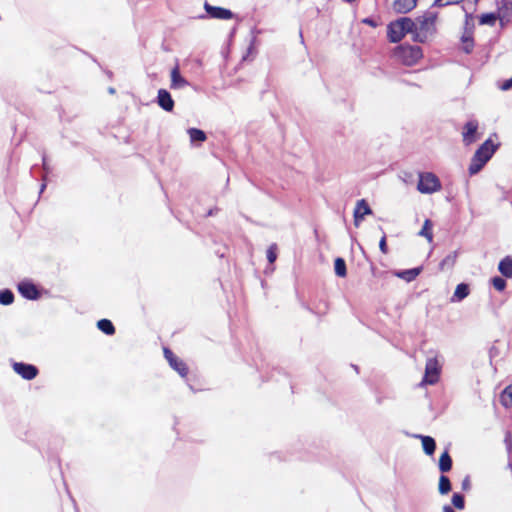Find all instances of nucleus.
I'll use <instances>...</instances> for the list:
<instances>
[{
  "label": "nucleus",
  "instance_id": "1",
  "mask_svg": "<svg viewBox=\"0 0 512 512\" xmlns=\"http://www.w3.org/2000/svg\"><path fill=\"white\" fill-rule=\"evenodd\" d=\"M437 14L432 11L425 12L414 21V37L416 42H425L435 32Z\"/></svg>",
  "mask_w": 512,
  "mask_h": 512
},
{
  "label": "nucleus",
  "instance_id": "2",
  "mask_svg": "<svg viewBox=\"0 0 512 512\" xmlns=\"http://www.w3.org/2000/svg\"><path fill=\"white\" fill-rule=\"evenodd\" d=\"M491 139H487L474 153L469 165L470 175H475L482 170L485 164L492 158L497 150Z\"/></svg>",
  "mask_w": 512,
  "mask_h": 512
},
{
  "label": "nucleus",
  "instance_id": "3",
  "mask_svg": "<svg viewBox=\"0 0 512 512\" xmlns=\"http://www.w3.org/2000/svg\"><path fill=\"white\" fill-rule=\"evenodd\" d=\"M394 59L405 66H414L423 58L420 46L401 44L393 49Z\"/></svg>",
  "mask_w": 512,
  "mask_h": 512
},
{
  "label": "nucleus",
  "instance_id": "4",
  "mask_svg": "<svg viewBox=\"0 0 512 512\" xmlns=\"http://www.w3.org/2000/svg\"><path fill=\"white\" fill-rule=\"evenodd\" d=\"M414 20L409 17H401L392 21L387 26V37L391 43L400 42L408 33L414 36Z\"/></svg>",
  "mask_w": 512,
  "mask_h": 512
},
{
  "label": "nucleus",
  "instance_id": "5",
  "mask_svg": "<svg viewBox=\"0 0 512 512\" xmlns=\"http://www.w3.org/2000/svg\"><path fill=\"white\" fill-rule=\"evenodd\" d=\"M442 188L440 179L432 172H423L419 174L417 189L422 194H432L440 191Z\"/></svg>",
  "mask_w": 512,
  "mask_h": 512
},
{
  "label": "nucleus",
  "instance_id": "6",
  "mask_svg": "<svg viewBox=\"0 0 512 512\" xmlns=\"http://www.w3.org/2000/svg\"><path fill=\"white\" fill-rule=\"evenodd\" d=\"M441 372V366L436 357L427 359L425 365V375L422 384L433 385L438 382Z\"/></svg>",
  "mask_w": 512,
  "mask_h": 512
},
{
  "label": "nucleus",
  "instance_id": "7",
  "mask_svg": "<svg viewBox=\"0 0 512 512\" xmlns=\"http://www.w3.org/2000/svg\"><path fill=\"white\" fill-rule=\"evenodd\" d=\"M163 354L169 365L183 378L187 377L189 368L187 364L176 356L169 348H163Z\"/></svg>",
  "mask_w": 512,
  "mask_h": 512
},
{
  "label": "nucleus",
  "instance_id": "8",
  "mask_svg": "<svg viewBox=\"0 0 512 512\" xmlns=\"http://www.w3.org/2000/svg\"><path fill=\"white\" fill-rule=\"evenodd\" d=\"M13 370L25 380H32L39 373V370L36 366L23 362L14 363Z\"/></svg>",
  "mask_w": 512,
  "mask_h": 512
},
{
  "label": "nucleus",
  "instance_id": "9",
  "mask_svg": "<svg viewBox=\"0 0 512 512\" xmlns=\"http://www.w3.org/2000/svg\"><path fill=\"white\" fill-rule=\"evenodd\" d=\"M204 9L209 15L210 18L220 19V20H230L234 17V14L231 10L217 7L209 4L208 2L204 3Z\"/></svg>",
  "mask_w": 512,
  "mask_h": 512
},
{
  "label": "nucleus",
  "instance_id": "10",
  "mask_svg": "<svg viewBox=\"0 0 512 512\" xmlns=\"http://www.w3.org/2000/svg\"><path fill=\"white\" fill-rule=\"evenodd\" d=\"M372 214V209L365 199L358 200L354 209L353 217L356 227L360 225L366 215Z\"/></svg>",
  "mask_w": 512,
  "mask_h": 512
},
{
  "label": "nucleus",
  "instance_id": "11",
  "mask_svg": "<svg viewBox=\"0 0 512 512\" xmlns=\"http://www.w3.org/2000/svg\"><path fill=\"white\" fill-rule=\"evenodd\" d=\"M478 130V122L476 120L468 121L462 132L463 142L465 145H471L476 141V133Z\"/></svg>",
  "mask_w": 512,
  "mask_h": 512
},
{
  "label": "nucleus",
  "instance_id": "12",
  "mask_svg": "<svg viewBox=\"0 0 512 512\" xmlns=\"http://www.w3.org/2000/svg\"><path fill=\"white\" fill-rule=\"evenodd\" d=\"M18 291L20 294L29 300H36L40 297V292L35 284L24 281L18 285Z\"/></svg>",
  "mask_w": 512,
  "mask_h": 512
},
{
  "label": "nucleus",
  "instance_id": "13",
  "mask_svg": "<svg viewBox=\"0 0 512 512\" xmlns=\"http://www.w3.org/2000/svg\"><path fill=\"white\" fill-rule=\"evenodd\" d=\"M158 105L164 109L165 111L171 112L174 108V100L172 99L170 93L165 89H160L158 91Z\"/></svg>",
  "mask_w": 512,
  "mask_h": 512
},
{
  "label": "nucleus",
  "instance_id": "14",
  "mask_svg": "<svg viewBox=\"0 0 512 512\" xmlns=\"http://www.w3.org/2000/svg\"><path fill=\"white\" fill-rule=\"evenodd\" d=\"M188 85V81L184 77H182L180 73L179 65L176 64L174 68L171 70V88L180 89Z\"/></svg>",
  "mask_w": 512,
  "mask_h": 512
},
{
  "label": "nucleus",
  "instance_id": "15",
  "mask_svg": "<svg viewBox=\"0 0 512 512\" xmlns=\"http://www.w3.org/2000/svg\"><path fill=\"white\" fill-rule=\"evenodd\" d=\"M417 0H394L393 9L398 13H408L416 7Z\"/></svg>",
  "mask_w": 512,
  "mask_h": 512
},
{
  "label": "nucleus",
  "instance_id": "16",
  "mask_svg": "<svg viewBox=\"0 0 512 512\" xmlns=\"http://www.w3.org/2000/svg\"><path fill=\"white\" fill-rule=\"evenodd\" d=\"M499 272L507 278H512V256L504 257L498 265Z\"/></svg>",
  "mask_w": 512,
  "mask_h": 512
},
{
  "label": "nucleus",
  "instance_id": "17",
  "mask_svg": "<svg viewBox=\"0 0 512 512\" xmlns=\"http://www.w3.org/2000/svg\"><path fill=\"white\" fill-rule=\"evenodd\" d=\"M452 458L448 452V450H445L439 458V470L442 473L449 472L452 468Z\"/></svg>",
  "mask_w": 512,
  "mask_h": 512
},
{
  "label": "nucleus",
  "instance_id": "18",
  "mask_svg": "<svg viewBox=\"0 0 512 512\" xmlns=\"http://www.w3.org/2000/svg\"><path fill=\"white\" fill-rule=\"evenodd\" d=\"M419 235L425 237L429 243L433 242V223L430 219L424 221Z\"/></svg>",
  "mask_w": 512,
  "mask_h": 512
},
{
  "label": "nucleus",
  "instance_id": "19",
  "mask_svg": "<svg viewBox=\"0 0 512 512\" xmlns=\"http://www.w3.org/2000/svg\"><path fill=\"white\" fill-rule=\"evenodd\" d=\"M469 295V286L465 283H460L456 286L452 301H461Z\"/></svg>",
  "mask_w": 512,
  "mask_h": 512
},
{
  "label": "nucleus",
  "instance_id": "20",
  "mask_svg": "<svg viewBox=\"0 0 512 512\" xmlns=\"http://www.w3.org/2000/svg\"><path fill=\"white\" fill-rule=\"evenodd\" d=\"M422 441V447L427 455H432L436 449V442L430 436H419Z\"/></svg>",
  "mask_w": 512,
  "mask_h": 512
},
{
  "label": "nucleus",
  "instance_id": "21",
  "mask_svg": "<svg viewBox=\"0 0 512 512\" xmlns=\"http://www.w3.org/2000/svg\"><path fill=\"white\" fill-rule=\"evenodd\" d=\"M456 260H457V252L454 251V252H451L450 254H448L439 264V269L441 271H444V270H447V269H451L454 267L455 263H456Z\"/></svg>",
  "mask_w": 512,
  "mask_h": 512
},
{
  "label": "nucleus",
  "instance_id": "22",
  "mask_svg": "<svg viewBox=\"0 0 512 512\" xmlns=\"http://www.w3.org/2000/svg\"><path fill=\"white\" fill-rule=\"evenodd\" d=\"M500 403L506 407H512V384L508 385L500 394Z\"/></svg>",
  "mask_w": 512,
  "mask_h": 512
},
{
  "label": "nucleus",
  "instance_id": "23",
  "mask_svg": "<svg viewBox=\"0 0 512 512\" xmlns=\"http://www.w3.org/2000/svg\"><path fill=\"white\" fill-rule=\"evenodd\" d=\"M97 327L106 335L115 334V327L109 319H101L97 322Z\"/></svg>",
  "mask_w": 512,
  "mask_h": 512
},
{
  "label": "nucleus",
  "instance_id": "24",
  "mask_svg": "<svg viewBox=\"0 0 512 512\" xmlns=\"http://www.w3.org/2000/svg\"><path fill=\"white\" fill-rule=\"evenodd\" d=\"M334 270L335 274L339 277H346L347 275V268H346V262L343 258L338 257L334 261Z\"/></svg>",
  "mask_w": 512,
  "mask_h": 512
},
{
  "label": "nucleus",
  "instance_id": "25",
  "mask_svg": "<svg viewBox=\"0 0 512 512\" xmlns=\"http://www.w3.org/2000/svg\"><path fill=\"white\" fill-rule=\"evenodd\" d=\"M188 135L191 142H204L207 138L205 132L198 128L188 129Z\"/></svg>",
  "mask_w": 512,
  "mask_h": 512
},
{
  "label": "nucleus",
  "instance_id": "26",
  "mask_svg": "<svg viewBox=\"0 0 512 512\" xmlns=\"http://www.w3.org/2000/svg\"><path fill=\"white\" fill-rule=\"evenodd\" d=\"M499 15L496 13H484L479 16V24L494 26Z\"/></svg>",
  "mask_w": 512,
  "mask_h": 512
},
{
  "label": "nucleus",
  "instance_id": "27",
  "mask_svg": "<svg viewBox=\"0 0 512 512\" xmlns=\"http://www.w3.org/2000/svg\"><path fill=\"white\" fill-rule=\"evenodd\" d=\"M438 490H439V493L442 495L448 494L451 491V482L447 476H445V475L440 476Z\"/></svg>",
  "mask_w": 512,
  "mask_h": 512
},
{
  "label": "nucleus",
  "instance_id": "28",
  "mask_svg": "<svg viewBox=\"0 0 512 512\" xmlns=\"http://www.w3.org/2000/svg\"><path fill=\"white\" fill-rule=\"evenodd\" d=\"M14 301V294L9 289H4L0 291V304L2 305H10Z\"/></svg>",
  "mask_w": 512,
  "mask_h": 512
},
{
  "label": "nucleus",
  "instance_id": "29",
  "mask_svg": "<svg viewBox=\"0 0 512 512\" xmlns=\"http://www.w3.org/2000/svg\"><path fill=\"white\" fill-rule=\"evenodd\" d=\"M420 272L421 268H414L400 273L399 276L406 281H412L420 274Z\"/></svg>",
  "mask_w": 512,
  "mask_h": 512
},
{
  "label": "nucleus",
  "instance_id": "30",
  "mask_svg": "<svg viewBox=\"0 0 512 512\" xmlns=\"http://www.w3.org/2000/svg\"><path fill=\"white\" fill-rule=\"evenodd\" d=\"M473 48H474V40H473V38L471 36H463L462 37V47H461V49L465 53L469 54V53L472 52Z\"/></svg>",
  "mask_w": 512,
  "mask_h": 512
},
{
  "label": "nucleus",
  "instance_id": "31",
  "mask_svg": "<svg viewBox=\"0 0 512 512\" xmlns=\"http://www.w3.org/2000/svg\"><path fill=\"white\" fill-rule=\"evenodd\" d=\"M452 504L455 508L462 510L465 507L464 496L459 493H454L452 496Z\"/></svg>",
  "mask_w": 512,
  "mask_h": 512
},
{
  "label": "nucleus",
  "instance_id": "32",
  "mask_svg": "<svg viewBox=\"0 0 512 512\" xmlns=\"http://www.w3.org/2000/svg\"><path fill=\"white\" fill-rule=\"evenodd\" d=\"M277 244L273 243L271 244L267 249V259L270 264H273L277 259Z\"/></svg>",
  "mask_w": 512,
  "mask_h": 512
},
{
  "label": "nucleus",
  "instance_id": "33",
  "mask_svg": "<svg viewBox=\"0 0 512 512\" xmlns=\"http://www.w3.org/2000/svg\"><path fill=\"white\" fill-rule=\"evenodd\" d=\"M492 285L497 291H503L506 288V281L499 276L492 278Z\"/></svg>",
  "mask_w": 512,
  "mask_h": 512
},
{
  "label": "nucleus",
  "instance_id": "34",
  "mask_svg": "<svg viewBox=\"0 0 512 512\" xmlns=\"http://www.w3.org/2000/svg\"><path fill=\"white\" fill-rule=\"evenodd\" d=\"M379 249L383 254L388 253V246H387V240H386V234L382 236V238L379 241Z\"/></svg>",
  "mask_w": 512,
  "mask_h": 512
},
{
  "label": "nucleus",
  "instance_id": "35",
  "mask_svg": "<svg viewBox=\"0 0 512 512\" xmlns=\"http://www.w3.org/2000/svg\"><path fill=\"white\" fill-rule=\"evenodd\" d=\"M462 1L463 0H435V3L438 6H447V5H452V4H458Z\"/></svg>",
  "mask_w": 512,
  "mask_h": 512
},
{
  "label": "nucleus",
  "instance_id": "36",
  "mask_svg": "<svg viewBox=\"0 0 512 512\" xmlns=\"http://www.w3.org/2000/svg\"><path fill=\"white\" fill-rule=\"evenodd\" d=\"M511 87H512V77L503 83L502 89L507 90V89H510Z\"/></svg>",
  "mask_w": 512,
  "mask_h": 512
},
{
  "label": "nucleus",
  "instance_id": "37",
  "mask_svg": "<svg viewBox=\"0 0 512 512\" xmlns=\"http://www.w3.org/2000/svg\"><path fill=\"white\" fill-rule=\"evenodd\" d=\"M363 23L369 25V26H372V27H375L376 26V23L373 19L371 18H365L362 20Z\"/></svg>",
  "mask_w": 512,
  "mask_h": 512
},
{
  "label": "nucleus",
  "instance_id": "38",
  "mask_svg": "<svg viewBox=\"0 0 512 512\" xmlns=\"http://www.w3.org/2000/svg\"><path fill=\"white\" fill-rule=\"evenodd\" d=\"M443 512H455V511L453 510V508L451 506L445 505L443 507Z\"/></svg>",
  "mask_w": 512,
  "mask_h": 512
},
{
  "label": "nucleus",
  "instance_id": "39",
  "mask_svg": "<svg viewBox=\"0 0 512 512\" xmlns=\"http://www.w3.org/2000/svg\"><path fill=\"white\" fill-rule=\"evenodd\" d=\"M462 485H463V488H464V489H466V488H468V487H469V485H470V481H469V478H468V477L463 481Z\"/></svg>",
  "mask_w": 512,
  "mask_h": 512
}]
</instances>
